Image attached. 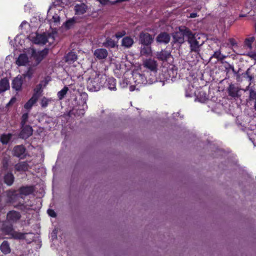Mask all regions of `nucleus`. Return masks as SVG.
I'll list each match as a JSON object with an SVG mask.
<instances>
[{
    "label": "nucleus",
    "mask_w": 256,
    "mask_h": 256,
    "mask_svg": "<svg viewBox=\"0 0 256 256\" xmlns=\"http://www.w3.org/2000/svg\"><path fill=\"white\" fill-rule=\"evenodd\" d=\"M106 76L100 74L96 72L88 78L87 82V88L90 92H98L106 84Z\"/></svg>",
    "instance_id": "nucleus-1"
},
{
    "label": "nucleus",
    "mask_w": 256,
    "mask_h": 256,
    "mask_svg": "<svg viewBox=\"0 0 256 256\" xmlns=\"http://www.w3.org/2000/svg\"><path fill=\"white\" fill-rule=\"evenodd\" d=\"M187 35H188V38L186 41L190 46V52H194L196 58L200 57L201 46L203 44L204 42L200 44L198 40V38L196 36L195 34H193L192 32ZM199 38H198V39Z\"/></svg>",
    "instance_id": "nucleus-2"
},
{
    "label": "nucleus",
    "mask_w": 256,
    "mask_h": 256,
    "mask_svg": "<svg viewBox=\"0 0 256 256\" xmlns=\"http://www.w3.org/2000/svg\"><path fill=\"white\" fill-rule=\"evenodd\" d=\"M2 230L5 234L10 236L14 239L22 240L24 238L25 234L15 231L12 223L9 224H4L2 228Z\"/></svg>",
    "instance_id": "nucleus-3"
},
{
    "label": "nucleus",
    "mask_w": 256,
    "mask_h": 256,
    "mask_svg": "<svg viewBox=\"0 0 256 256\" xmlns=\"http://www.w3.org/2000/svg\"><path fill=\"white\" fill-rule=\"evenodd\" d=\"M191 30L188 28L186 26H181L179 28V32H175L173 35V38L175 42L182 44L184 42V38H188V34L191 32Z\"/></svg>",
    "instance_id": "nucleus-4"
},
{
    "label": "nucleus",
    "mask_w": 256,
    "mask_h": 256,
    "mask_svg": "<svg viewBox=\"0 0 256 256\" xmlns=\"http://www.w3.org/2000/svg\"><path fill=\"white\" fill-rule=\"evenodd\" d=\"M20 132L18 134L20 138L26 140L32 134L33 129L30 125L20 126Z\"/></svg>",
    "instance_id": "nucleus-5"
},
{
    "label": "nucleus",
    "mask_w": 256,
    "mask_h": 256,
    "mask_svg": "<svg viewBox=\"0 0 256 256\" xmlns=\"http://www.w3.org/2000/svg\"><path fill=\"white\" fill-rule=\"evenodd\" d=\"M26 148L23 145H17L15 146L12 150V154L14 156L24 159L26 158Z\"/></svg>",
    "instance_id": "nucleus-6"
},
{
    "label": "nucleus",
    "mask_w": 256,
    "mask_h": 256,
    "mask_svg": "<svg viewBox=\"0 0 256 256\" xmlns=\"http://www.w3.org/2000/svg\"><path fill=\"white\" fill-rule=\"evenodd\" d=\"M154 37L148 32H141L140 34V42L142 45H151Z\"/></svg>",
    "instance_id": "nucleus-7"
},
{
    "label": "nucleus",
    "mask_w": 256,
    "mask_h": 256,
    "mask_svg": "<svg viewBox=\"0 0 256 256\" xmlns=\"http://www.w3.org/2000/svg\"><path fill=\"white\" fill-rule=\"evenodd\" d=\"M20 218V214L14 210L9 211L6 214V220L12 224L16 222Z\"/></svg>",
    "instance_id": "nucleus-8"
},
{
    "label": "nucleus",
    "mask_w": 256,
    "mask_h": 256,
    "mask_svg": "<svg viewBox=\"0 0 256 256\" xmlns=\"http://www.w3.org/2000/svg\"><path fill=\"white\" fill-rule=\"evenodd\" d=\"M144 68L150 71H156L158 68L157 62L154 59L148 58L143 63Z\"/></svg>",
    "instance_id": "nucleus-9"
},
{
    "label": "nucleus",
    "mask_w": 256,
    "mask_h": 256,
    "mask_svg": "<svg viewBox=\"0 0 256 256\" xmlns=\"http://www.w3.org/2000/svg\"><path fill=\"white\" fill-rule=\"evenodd\" d=\"M170 40V34L166 32H161L156 38V41L160 44H168Z\"/></svg>",
    "instance_id": "nucleus-10"
},
{
    "label": "nucleus",
    "mask_w": 256,
    "mask_h": 256,
    "mask_svg": "<svg viewBox=\"0 0 256 256\" xmlns=\"http://www.w3.org/2000/svg\"><path fill=\"white\" fill-rule=\"evenodd\" d=\"M15 177L11 171L5 172L3 176L4 182L8 186H11L13 184Z\"/></svg>",
    "instance_id": "nucleus-11"
},
{
    "label": "nucleus",
    "mask_w": 256,
    "mask_h": 256,
    "mask_svg": "<svg viewBox=\"0 0 256 256\" xmlns=\"http://www.w3.org/2000/svg\"><path fill=\"white\" fill-rule=\"evenodd\" d=\"M240 89L238 87L235 86L234 84H230L228 88V95L232 98H239L240 96L238 94V92Z\"/></svg>",
    "instance_id": "nucleus-12"
},
{
    "label": "nucleus",
    "mask_w": 256,
    "mask_h": 256,
    "mask_svg": "<svg viewBox=\"0 0 256 256\" xmlns=\"http://www.w3.org/2000/svg\"><path fill=\"white\" fill-rule=\"evenodd\" d=\"M23 80L22 76H18L12 81V87L16 91L20 92L22 90Z\"/></svg>",
    "instance_id": "nucleus-13"
},
{
    "label": "nucleus",
    "mask_w": 256,
    "mask_h": 256,
    "mask_svg": "<svg viewBox=\"0 0 256 256\" xmlns=\"http://www.w3.org/2000/svg\"><path fill=\"white\" fill-rule=\"evenodd\" d=\"M88 10V6L84 3L76 4L74 7L75 14L82 15L86 12Z\"/></svg>",
    "instance_id": "nucleus-14"
},
{
    "label": "nucleus",
    "mask_w": 256,
    "mask_h": 256,
    "mask_svg": "<svg viewBox=\"0 0 256 256\" xmlns=\"http://www.w3.org/2000/svg\"><path fill=\"white\" fill-rule=\"evenodd\" d=\"M16 192V190H8L6 192L7 197L6 204H12L16 201L18 197Z\"/></svg>",
    "instance_id": "nucleus-15"
},
{
    "label": "nucleus",
    "mask_w": 256,
    "mask_h": 256,
    "mask_svg": "<svg viewBox=\"0 0 256 256\" xmlns=\"http://www.w3.org/2000/svg\"><path fill=\"white\" fill-rule=\"evenodd\" d=\"M34 191V187L32 186H20L18 189L20 194L28 196L32 194Z\"/></svg>",
    "instance_id": "nucleus-16"
},
{
    "label": "nucleus",
    "mask_w": 256,
    "mask_h": 256,
    "mask_svg": "<svg viewBox=\"0 0 256 256\" xmlns=\"http://www.w3.org/2000/svg\"><path fill=\"white\" fill-rule=\"evenodd\" d=\"M48 42V38L45 34H36L34 40V42L36 44H45Z\"/></svg>",
    "instance_id": "nucleus-17"
},
{
    "label": "nucleus",
    "mask_w": 256,
    "mask_h": 256,
    "mask_svg": "<svg viewBox=\"0 0 256 256\" xmlns=\"http://www.w3.org/2000/svg\"><path fill=\"white\" fill-rule=\"evenodd\" d=\"M28 62V58L26 54H20L16 60V64L18 66H26Z\"/></svg>",
    "instance_id": "nucleus-18"
},
{
    "label": "nucleus",
    "mask_w": 256,
    "mask_h": 256,
    "mask_svg": "<svg viewBox=\"0 0 256 256\" xmlns=\"http://www.w3.org/2000/svg\"><path fill=\"white\" fill-rule=\"evenodd\" d=\"M48 48H45L43 50L38 52L34 56L38 64L40 63L48 55Z\"/></svg>",
    "instance_id": "nucleus-19"
},
{
    "label": "nucleus",
    "mask_w": 256,
    "mask_h": 256,
    "mask_svg": "<svg viewBox=\"0 0 256 256\" xmlns=\"http://www.w3.org/2000/svg\"><path fill=\"white\" fill-rule=\"evenodd\" d=\"M108 54V51L104 48H98L94 52V55L99 60L106 58Z\"/></svg>",
    "instance_id": "nucleus-20"
},
{
    "label": "nucleus",
    "mask_w": 256,
    "mask_h": 256,
    "mask_svg": "<svg viewBox=\"0 0 256 256\" xmlns=\"http://www.w3.org/2000/svg\"><path fill=\"white\" fill-rule=\"evenodd\" d=\"M156 58L158 60L162 61H166L170 56V53L166 50H162L157 52Z\"/></svg>",
    "instance_id": "nucleus-21"
},
{
    "label": "nucleus",
    "mask_w": 256,
    "mask_h": 256,
    "mask_svg": "<svg viewBox=\"0 0 256 256\" xmlns=\"http://www.w3.org/2000/svg\"><path fill=\"white\" fill-rule=\"evenodd\" d=\"M10 88V84L7 78H4L0 80V94L6 92Z\"/></svg>",
    "instance_id": "nucleus-22"
},
{
    "label": "nucleus",
    "mask_w": 256,
    "mask_h": 256,
    "mask_svg": "<svg viewBox=\"0 0 256 256\" xmlns=\"http://www.w3.org/2000/svg\"><path fill=\"white\" fill-rule=\"evenodd\" d=\"M28 164L26 162H21L16 164L15 169L17 172H26L28 170Z\"/></svg>",
    "instance_id": "nucleus-23"
},
{
    "label": "nucleus",
    "mask_w": 256,
    "mask_h": 256,
    "mask_svg": "<svg viewBox=\"0 0 256 256\" xmlns=\"http://www.w3.org/2000/svg\"><path fill=\"white\" fill-rule=\"evenodd\" d=\"M134 43V40L129 36L124 37L122 41V46L126 48H130L133 45Z\"/></svg>",
    "instance_id": "nucleus-24"
},
{
    "label": "nucleus",
    "mask_w": 256,
    "mask_h": 256,
    "mask_svg": "<svg viewBox=\"0 0 256 256\" xmlns=\"http://www.w3.org/2000/svg\"><path fill=\"white\" fill-rule=\"evenodd\" d=\"M195 94L196 98L201 102H204L208 100L206 94L202 90H198Z\"/></svg>",
    "instance_id": "nucleus-25"
},
{
    "label": "nucleus",
    "mask_w": 256,
    "mask_h": 256,
    "mask_svg": "<svg viewBox=\"0 0 256 256\" xmlns=\"http://www.w3.org/2000/svg\"><path fill=\"white\" fill-rule=\"evenodd\" d=\"M65 60L68 64H72L77 60V55L74 52H70L65 56Z\"/></svg>",
    "instance_id": "nucleus-26"
},
{
    "label": "nucleus",
    "mask_w": 256,
    "mask_h": 256,
    "mask_svg": "<svg viewBox=\"0 0 256 256\" xmlns=\"http://www.w3.org/2000/svg\"><path fill=\"white\" fill-rule=\"evenodd\" d=\"M42 84H37L34 89V94H32V96L34 97L35 96L36 98L38 99L42 96Z\"/></svg>",
    "instance_id": "nucleus-27"
},
{
    "label": "nucleus",
    "mask_w": 256,
    "mask_h": 256,
    "mask_svg": "<svg viewBox=\"0 0 256 256\" xmlns=\"http://www.w3.org/2000/svg\"><path fill=\"white\" fill-rule=\"evenodd\" d=\"M0 250L4 254L10 253V248L8 242L6 240H4L0 246Z\"/></svg>",
    "instance_id": "nucleus-28"
},
{
    "label": "nucleus",
    "mask_w": 256,
    "mask_h": 256,
    "mask_svg": "<svg viewBox=\"0 0 256 256\" xmlns=\"http://www.w3.org/2000/svg\"><path fill=\"white\" fill-rule=\"evenodd\" d=\"M107 84L106 86L110 90H116V80L114 78H109L108 79L106 78Z\"/></svg>",
    "instance_id": "nucleus-29"
},
{
    "label": "nucleus",
    "mask_w": 256,
    "mask_h": 256,
    "mask_svg": "<svg viewBox=\"0 0 256 256\" xmlns=\"http://www.w3.org/2000/svg\"><path fill=\"white\" fill-rule=\"evenodd\" d=\"M140 54L142 56H148L152 54V48L150 45H143L140 50Z\"/></svg>",
    "instance_id": "nucleus-30"
},
{
    "label": "nucleus",
    "mask_w": 256,
    "mask_h": 256,
    "mask_svg": "<svg viewBox=\"0 0 256 256\" xmlns=\"http://www.w3.org/2000/svg\"><path fill=\"white\" fill-rule=\"evenodd\" d=\"M103 46L108 48H114L116 46V42L111 38H107L103 43Z\"/></svg>",
    "instance_id": "nucleus-31"
},
{
    "label": "nucleus",
    "mask_w": 256,
    "mask_h": 256,
    "mask_svg": "<svg viewBox=\"0 0 256 256\" xmlns=\"http://www.w3.org/2000/svg\"><path fill=\"white\" fill-rule=\"evenodd\" d=\"M38 99L35 98V96H32V98L28 100L24 104V108L26 109L29 110L30 109L32 106L37 102Z\"/></svg>",
    "instance_id": "nucleus-32"
},
{
    "label": "nucleus",
    "mask_w": 256,
    "mask_h": 256,
    "mask_svg": "<svg viewBox=\"0 0 256 256\" xmlns=\"http://www.w3.org/2000/svg\"><path fill=\"white\" fill-rule=\"evenodd\" d=\"M12 136L11 134H2L0 137V141L2 144H6L9 142Z\"/></svg>",
    "instance_id": "nucleus-33"
},
{
    "label": "nucleus",
    "mask_w": 256,
    "mask_h": 256,
    "mask_svg": "<svg viewBox=\"0 0 256 256\" xmlns=\"http://www.w3.org/2000/svg\"><path fill=\"white\" fill-rule=\"evenodd\" d=\"M68 88L66 86H64L63 88L58 92V97L60 100H62L66 95Z\"/></svg>",
    "instance_id": "nucleus-34"
},
{
    "label": "nucleus",
    "mask_w": 256,
    "mask_h": 256,
    "mask_svg": "<svg viewBox=\"0 0 256 256\" xmlns=\"http://www.w3.org/2000/svg\"><path fill=\"white\" fill-rule=\"evenodd\" d=\"M68 0H53V4L54 6L64 7L67 4Z\"/></svg>",
    "instance_id": "nucleus-35"
},
{
    "label": "nucleus",
    "mask_w": 256,
    "mask_h": 256,
    "mask_svg": "<svg viewBox=\"0 0 256 256\" xmlns=\"http://www.w3.org/2000/svg\"><path fill=\"white\" fill-rule=\"evenodd\" d=\"M76 22L74 18L68 20L64 23V26L66 29H70Z\"/></svg>",
    "instance_id": "nucleus-36"
},
{
    "label": "nucleus",
    "mask_w": 256,
    "mask_h": 256,
    "mask_svg": "<svg viewBox=\"0 0 256 256\" xmlns=\"http://www.w3.org/2000/svg\"><path fill=\"white\" fill-rule=\"evenodd\" d=\"M34 73L33 68L31 67L28 68V70L22 74L24 78H28V80H30Z\"/></svg>",
    "instance_id": "nucleus-37"
},
{
    "label": "nucleus",
    "mask_w": 256,
    "mask_h": 256,
    "mask_svg": "<svg viewBox=\"0 0 256 256\" xmlns=\"http://www.w3.org/2000/svg\"><path fill=\"white\" fill-rule=\"evenodd\" d=\"M51 101H52V100L50 98H48L45 96H44L41 99L40 102V106L42 108H46L48 106L49 103Z\"/></svg>",
    "instance_id": "nucleus-38"
},
{
    "label": "nucleus",
    "mask_w": 256,
    "mask_h": 256,
    "mask_svg": "<svg viewBox=\"0 0 256 256\" xmlns=\"http://www.w3.org/2000/svg\"><path fill=\"white\" fill-rule=\"evenodd\" d=\"M250 100H255L254 104V108L256 111V90L251 89L250 90Z\"/></svg>",
    "instance_id": "nucleus-39"
},
{
    "label": "nucleus",
    "mask_w": 256,
    "mask_h": 256,
    "mask_svg": "<svg viewBox=\"0 0 256 256\" xmlns=\"http://www.w3.org/2000/svg\"><path fill=\"white\" fill-rule=\"evenodd\" d=\"M255 38L254 37L252 36L248 38H247L244 40V44L247 46L248 48H252V44L254 42Z\"/></svg>",
    "instance_id": "nucleus-40"
},
{
    "label": "nucleus",
    "mask_w": 256,
    "mask_h": 256,
    "mask_svg": "<svg viewBox=\"0 0 256 256\" xmlns=\"http://www.w3.org/2000/svg\"><path fill=\"white\" fill-rule=\"evenodd\" d=\"M212 58H216L218 60H222L225 58V56L222 55L220 51L219 50L216 51L212 56Z\"/></svg>",
    "instance_id": "nucleus-41"
},
{
    "label": "nucleus",
    "mask_w": 256,
    "mask_h": 256,
    "mask_svg": "<svg viewBox=\"0 0 256 256\" xmlns=\"http://www.w3.org/2000/svg\"><path fill=\"white\" fill-rule=\"evenodd\" d=\"M28 118V113L24 114L21 118V122H20V126L26 125V123L27 122Z\"/></svg>",
    "instance_id": "nucleus-42"
},
{
    "label": "nucleus",
    "mask_w": 256,
    "mask_h": 256,
    "mask_svg": "<svg viewBox=\"0 0 256 256\" xmlns=\"http://www.w3.org/2000/svg\"><path fill=\"white\" fill-rule=\"evenodd\" d=\"M126 34V32L125 30H122V31L118 32H116L115 34V36L117 38L119 39V38H122V36H124Z\"/></svg>",
    "instance_id": "nucleus-43"
},
{
    "label": "nucleus",
    "mask_w": 256,
    "mask_h": 256,
    "mask_svg": "<svg viewBox=\"0 0 256 256\" xmlns=\"http://www.w3.org/2000/svg\"><path fill=\"white\" fill-rule=\"evenodd\" d=\"M47 212L48 214L52 218H56V214L52 209H48Z\"/></svg>",
    "instance_id": "nucleus-44"
},
{
    "label": "nucleus",
    "mask_w": 256,
    "mask_h": 256,
    "mask_svg": "<svg viewBox=\"0 0 256 256\" xmlns=\"http://www.w3.org/2000/svg\"><path fill=\"white\" fill-rule=\"evenodd\" d=\"M102 5H106L110 2V0H96Z\"/></svg>",
    "instance_id": "nucleus-45"
},
{
    "label": "nucleus",
    "mask_w": 256,
    "mask_h": 256,
    "mask_svg": "<svg viewBox=\"0 0 256 256\" xmlns=\"http://www.w3.org/2000/svg\"><path fill=\"white\" fill-rule=\"evenodd\" d=\"M16 100V97H12L10 100V102H8V106H10V105H12L13 104Z\"/></svg>",
    "instance_id": "nucleus-46"
},
{
    "label": "nucleus",
    "mask_w": 256,
    "mask_h": 256,
    "mask_svg": "<svg viewBox=\"0 0 256 256\" xmlns=\"http://www.w3.org/2000/svg\"><path fill=\"white\" fill-rule=\"evenodd\" d=\"M229 42L232 46H234L236 44L235 40L233 38H230Z\"/></svg>",
    "instance_id": "nucleus-47"
},
{
    "label": "nucleus",
    "mask_w": 256,
    "mask_h": 256,
    "mask_svg": "<svg viewBox=\"0 0 256 256\" xmlns=\"http://www.w3.org/2000/svg\"><path fill=\"white\" fill-rule=\"evenodd\" d=\"M24 205L22 204H17L16 206H14V207L15 208H18V209H22V207H24Z\"/></svg>",
    "instance_id": "nucleus-48"
},
{
    "label": "nucleus",
    "mask_w": 256,
    "mask_h": 256,
    "mask_svg": "<svg viewBox=\"0 0 256 256\" xmlns=\"http://www.w3.org/2000/svg\"><path fill=\"white\" fill-rule=\"evenodd\" d=\"M198 16V14L196 12H192L190 14V18H194Z\"/></svg>",
    "instance_id": "nucleus-49"
},
{
    "label": "nucleus",
    "mask_w": 256,
    "mask_h": 256,
    "mask_svg": "<svg viewBox=\"0 0 256 256\" xmlns=\"http://www.w3.org/2000/svg\"><path fill=\"white\" fill-rule=\"evenodd\" d=\"M128 0H116L115 2H112V4H115L116 3L121 2H126V1H128Z\"/></svg>",
    "instance_id": "nucleus-50"
},
{
    "label": "nucleus",
    "mask_w": 256,
    "mask_h": 256,
    "mask_svg": "<svg viewBox=\"0 0 256 256\" xmlns=\"http://www.w3.org/2000/svg\"><path fill=\"white\" fill-rule=\"evenodd\" d=\"M52 18L54 20V22H59V20H60V18L59 16H54Z\"/></svg>",
    "instance_id": "nucleus-51"
},
{
    "label": "nucleus",
    "mask_w": 256,
    "mask_h": 256,
    "mask_svg": "<svg viewBox=\"0 0 256 256\" xmlns=\"http://www.w3.org/2000/svg\"><path fill=\"white\" fill-rule=\"evenodd\" d=\"M247 77L248 78V80H249L250 82H251L252 80L254 78V76H252V75L248 76Z\"/></svg>",
    "instance_id": "nucleus-52"
},
{
    "label": "nucleus",
    "mask_w": 256,
    "mask_h": 256,
    "mask_svg": "<svg viewBox=\"0 0 256 256\" xmlns=\"http://www.w3.org/2000/svg\"><path fill=\"white\" fill-rule=\"evenodd\" d=\"M244 75H246V76H250V68H248L246 71V72L244 73Z\"/></svg>",
    "instance_id": "nucleus-53"
},
{
    "label": "nucleus",
    "mask_w": 256,
    "mask_h": 256,
    "mask_svg": "<svg viewBox=\"0 0 256 256\" xmlns=\"http://www.w3.org/2000/svg\"><path fill=\"white\" fill-rule=\"evenodd\" d=\"M130 91H134V86H130Z\"/></svg>",
    "instance_id": "nucleus-54"
},
{
    "label": "nucleus",
    "mask_w": 256,
    "mask_h": 256,
    "mask_svg": "<svg viewBox=\"0 0 256 256\" xmlns=\"http://www.w3.org/2000/svg\"><path fill=\"white\" fill-rule=\"evenodd\" d=\"M3 168H8V164H7V162H6V164H4Z\"/></svg>",
    "instance_id": "nucleus-55"
},
{
    "label": "nucleus",
    "mask_w": 256,
    "mask_h": 256,
    "mask_svg": "<svg viewBox=\"0 0 256 256\" xmlns=\"http://www.w3.org/2000/svg\"><path fill=\"white\" fill-rule=\"evenodd\" d=\"M251 56L252 58H254V56H256V54H253Z\"/></svg>",
    "instance_id": "nucleus-56"
},
{
    "label": "nucleus",
    "mask_w": 256,
    "mask_h": 256,
    "mask_svg": "<svg viewBox=\"0 0 256 256\" xmlns=\"http://www.w3.org/2000/svg\"><path fill=\"white\" fill-rule=\"evenodd\" d=\"M240 17H244V15H240Z\"/></svg>",
    "instance_id": "nucleus-57"
}]
</instances>
